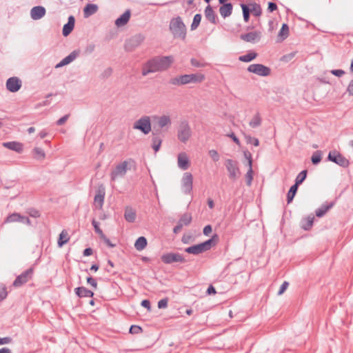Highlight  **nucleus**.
<instances>
[{"instance_id":"obj_1","label":"nucleus","mask_w":353,"mask_h":353,"mask_svg":"<svg viewBox=\"0 0 353 353\" xmlns=\"http://www.w3.org/2000/svg\"><path fill=\"white\" fill-rule=\"evenodd\" d=\"M205 79V76L201 73L196 72L189 74H181L171 78L169 83L172 85L182 86L190 83H201Z\"/></svg>"},{"instance_id":"obj_2","label":"nucleus","mask_w":353,"mask_h":353,"mask_svg":"<svg viewBox=\"0 0 353 353\" xmlns=\"http://www.w3.org/2000/svg\"><path fill=\"white\" fill-rule=\"evenodd\" d=\"M169 30L174 39L185 41L187 34V28L181 17H173L169 24Z\"/></svg>"},{"instance_id":"obj_3","label":"nucleus","mask_w":353,"mask_h":353,"mask_svg":"<svg viewBox=\"0 0 353 353\" xmlns=\"http://www.w3.org/2000/svg\"><path fill=\"white\" fill-rule=\"evenodd\" d=\"M219 241V236L214 234L210 239L201 243L195 244L188 247L185 249V252L188 254L198 255L203 252L210 250Z\"/></svg>"},{"instance_id":"obj_4","label":"nucleus","mask_w":353,"mask_h":353,"mask_svg":"<svg viewBox=\"0 0 353 353\" xmlns=\"http://www.w3.org/2000/svg\"><path fill=\"white\" fill-rule=\"evenodd\" d=\"M174 62L172 56H157L148 61V65L153 68L155 72L167 70Z\"/></svg>"},{"instance_id":"obj_5","label":"nucleus","mask_w":353,"mask_h":353,"mask_svg":"<svg viewBox=\"0 0 353 353\" xmlns=\"http://www.w3.org/2000/svg\"><path fill=\"white\" fill-rule=\"evenodd\" d=\"M327 161L333 162L343 168H347L350 165V161L336 150L329 152Z\"/></svg>"},{"instance_id":"obj_6","label":"nucleus","mask_w":353,"mask_h":353,"mask_svg":"<svg viewBox=\"0 0 353 353\" xmlns=\"http://www.w3.org/2000/svg\"><path fill=\"white\" fill-rule=\"evenodd\" d=\"M145 40V36L141 33L136 34L125 40L124 49L126 52H132Z\"/></svg>"},{"instance_id":"obj_7","label":"nucleus","mask_w":353,"mask_h":353,"mask_svg":"<svg viewBox=\"0 0 353 353\" xmlns=\"http://www.w3.org/2000/svg\"><path fill=\"white\" fill-rule=\"evenodd\" d=\"M133 128L139 130L144 134H148L151 131L150 118L148 116H143L133 124Z\"/></svg>"},{"instance_id":"obj_8","label":"nucleus","mask_w":353,"mask_h":353,"mask_svg":"<svg viewBox=\"0 0 353 353\" xmlns=\"http://www.w3.org/2000/svg\"><path fill=\"white\" fill-rule=\"evenodd\" d=\"M191 135L192 131L188 121H183L181 122L177 131V137L179 140L181 142L185 143Z\"/></svg>"},{"instance_id":"obj_9","label":"nucleus","mask_w":353,"mask_h":353,"mask_svg":"<svg viewBox=\"0 0 353 353\" xmlns=\"http://www.w3.org/2000/svg\"><path fill=\"white\" fill-rule=\"evenodd\" d=\"M161 261L165 264H172L173 263H183L186 262L184 256L179 252H168L161 256Z\"/></svg>"},{"instance_id":"obj_10","label":"nucleus","mask_w":353,"mask_h":353,"mask_svg":"<svg viewBox=\"0 0 353 353\" xmlns=\"http://www.w3.org/2000/svg\"><path fill=\"white\" fill-rule=\"evenodd\" d=\"M225 168L229 173L228 176L232 181H236L241 174L238 167V162L232 159H226L225 162Z\"/></svg>"},{"instance_id":"obj_11","label":"nucleus","mask_w":353,"mask_h":353,"mask_svg":"<svg viewBox=\"0 0 353 353\" xmlns=\"http://www.w3.org/2000/svg\"><path fill=\"white\" fill-rule=\"evenodd\" d=\"M34 274V268L30 267L27 269L24 272H23L21 274L17 276L14 281L12 285L15 288H19L26 283L29 280H30Z\"/></svg>"},{"instance_id":"obj_12","label":"nucleus","mask_w":353,"mask_h":353,"mask_svg":"<svg viewBox=\"0 0 353 353\" xmlns=\"http://www.w3.org/2000/svg\"><path fill=\"white\" fill-rule=\"evenodd\" d=\"M247 70L249 72L256 74L261 77H268L271 74V69L261 63H254L250 65Z\"/></svg>"},{"instance_id":"obj_13","label":"nucleus","mask_w":353,"mask_h":353,"mask_svg":"<svg viewBox=\"0 0 353 353\" xmlns=\"http://www.w3.org/2000/svg\"><path fill=\"white\" fill-rule=\"evenodd\" d=\"M128 163V161H123L115 167L110 173L112 181H115L118 177H123L125 175L127 170L129 169Z\"/></svg>"},{"instance_id":"obj_14","label":"nucleus","mask_w":353,"mask_h":353,"mask_svg":"<svg viewBox=\"0 0 353 353\" xmlns=\"http://www.w3.org/2000/svg\"><path fill=\"white\" fill-rule=\"evenodd\" d=\"M19 222L26 225H30L31 221L28 216H23L17 212L9 214L5 219L4 223Z\"/></svg>"},{"instance_id":"obj_15","label":"nucleus","mask_w":353,"mask_h":353,"mask_svg":"<svg viewBox=\"0 0 353 353\" xmlns=\"http://www.w3.org/2000/svg\"><path fill=\"white\" fill-rule=\"evenodd\" d=\"M193 176L191 173L185 172L182 178L181 183L183 191L185 194H189L192 190Z\"/></svg>"},{"instance_id":"obj_16","label":"nucleus","mask_w":353,"mask_h":353,"mask_svg":"<svg viewBox=\"0 0 353 353\" xmlns=\"http://www.w3.org/2000/svg\"><path fill=\"white\" fill-rule=\"evenodd\" d=\"M240 39L245 42L255 43L259 42L261 39V32L260 31H253L239 36Z\"/></svg>"},{"instance_id":"obj_17","label":"nucleus","mask_w":353,"mask_h":353,"mask_svg":"<svg viewBox=\"0 0 353 353\" xmlns=\"http://www.w3.org/2000/svg\"><path fill=\"white\" fill-rule=\"evenodd\" d=\"M6 86L10 92H16L21 88V81L17 77H10L6 81Z\"/></svg>"},{"instance_id":"obj_18","label":"nucleus","mask_w":353,"mask_h":353,"mask_svg":"<svg viewBox=\"0 0 353 353\" xmlns=\"http://www.w3.org/2000/svg\"><path fill=\"white\" fill-rule=\"evenodd\" d=\"M105 188L101 185L97 190V194L94 198V203L97 208H101L103 207L105 199Z\"/></svg>"},{"instance_id":"obj_19","label":"nucleus","mask_w":353,"mask_h":353,"mask_svg":"<svg viewBox=\"0 0 353 353\" xmlns=\"http://www.w3.org/2000/svg\"><path fill=\"white\" fill-rule=\"evenodd\" d=\"M205 19L214 25H216L219 23V19L217 14L214 11L212 7L208 5L204 10Z\"/></svg>"},{"instance_id":"obj_20","label":"nucleus","mask_w":353,"mask_h":353,"mask_svg":"<svg viewBox=\"0 0 353 353\" xmlns=\"http://www.w3.org/2000/svg\"><path fill=\"white\" fill-rule=\"evenodd\" d=\"M3 146L6 148H8L10 150L14 151L19 154H21L23 151V144L22 143L18 141H8L3 142L2 143Z\"/></svg>"},{"instance_id":"obj_21","label":"nucleus","mask_w":353,"mask_h":353,"mask_svg":"<svg viewBox=\"0 0 353 353\" xmlns=\"http://www.w3.org/2000/svg\"><path fill=\"white\" fill-rule=\"evenodd\" d=\"M46 8L41 6L33 7L30 10L31 18L34 20H39L45 16Z\"/></svg>"},{"instance_id":"obj_22","label":"nucleus","mask_w":353,"mask_h":353,"mask_svg":"<svg viewBox=\"0 0 353 353\" xmlns=\"http://www.w3.org/2000/svg\"><path fill=\"white\" fill-rule=\"evenodd\" d=\"M75 18L74 16L70 15L68 17V22L64 24L62 30V34L64 37L68 36L74 28Z\"/></svg>"},{"instance_id":"obj_23","label":"nucleus","mask_w":353,"mask_h":353,"mask_svg":"<svg viewBox=\"0 0 353 353\" xmlns=\"http://www.w3.org/2000/svg\"><path fill=\"white\" fill-rule=\"evenodd\" d=\"M130 10H126L119 18L115 20V26L118 28H120L126 25L130 19Z\"/></svg>"},{"instance_id":"obj_24","label":"nucleus","mask_w":353,"mask_h":353,"mask_svg":"<svg viewBox=\"0 0 353 353\" xmlns=\"http://www.w3.org/2000/svg\"><path fill=\"white\" fill-rule=\"evenodd\" d=\"M334 205V201L325 202L323 203L320 208H317L315 210L316 216L319 218L323 216L329 210L333 208Z\"/></svg>"},{"instance_id":"obj_25","label":"nucleus","mask_w":353,"mask_h":353,"mask_svg":"<svg viewBox=\"0 0 353 353\" xmlns=\"http://www.w3.org/2000/svg\"><path fill=\"white\" fill-rule=\"evenodd\" d=\"M79 52L77 50L72 51L69 55L63 59L59 63H58L56 65V68H61L64 65H66L71 62H72L79 55Z\"/></svg>"},{"instance_id":"obj_26","label":"nucleus","mask_w":353,"mask_h":353,"mask_svg":"<svg viewBox=\"0 0 353 353\" xmlns=\"http://www.w3.org/2000/svg\"><path fill=\"white\" fill-rule=\"evenodd\" d=\"M178 166L183 170H186L190 166V161L185 152L178 155Z\"/></svg>"},{"instance_id":"obj_27","label":"nucleus","mask_w":353,"mask_h":353,"mask_svg":"<svg viewBox=\"0 0 353 353\" xmlns=\"http://www.w3.org/2000/svg\"><path fill=\"white\" fill-rule=\"evenodd\" d=\"M232 10H233V6H232V3H228L225 4H223L219 8L220 14L223 19H225L226 17H230L232 13Z\"/></svg>"},{"instance_id":"obj_28","label":"nucleus","mask_w":353,"mask_h":353,"mask_svg":"<svg viewBox=\"0 0 353 353\" xmlns=\"http://www.w3.org/2000/svg\"><path fill=\"white\" fill-rule=\"evenodd\" d=\"M74 292L79 298L83 297H93L94 292L85 287H77L74 288Z\"/></svg>"},{"instance_id":"obj_29","label":"nucleus","mask_w":353,"mask_h":353,"mask_svg":"<svg viewBox=\"0 0 353 353\" xmlns=\"http://www.w3.org/2000/svg\"><path fill=\"white\" fill-rule=\"evenodd\" d=\"M314 220V216L313 215H310L307 217L302 219L301 221V228L305 231L310 230L313 225Z\"/></svg>"},{"instance_id":"obj_30","label":"nucleus","mask_w":353,"mask_h":353,"mask_svg":"<svg viewBox=\"0 0 353 353\" xmlns=\"http://www.w3.org/2000/svg\"><path fill=\"white\" fill-rule=\"evenodd\" d=\"M99 9L97 4L88 3L83 8L84 17H89L90 16L95 14Z\"/></svg>"},{"instance_id":"obj_31","label":"nucleus","mask_w":353,"mask_h":353,"mask_svg":"<svg viewBox=\"0 0 353 353\" xmlns=\"http://www.w3.org/2000/svg\"><path fill=\"white\" fill-rule=\"evenodd\" d=\"M136 212L131 207H126L124 212V218L129 223H134L136 219Z\"/></svg>"},{"instance_id":"obj_32","label":"nucleus","mask_w":353,"mask_h":353,"mask_svg":"<svg viewBox=\"0 0 353 353\" xmlns=\"http://www.w3.org/2000/svg\"><path fill=\"white\" fill-rule=\"evenodd\" d=\"M247 6H250V13H252L254 16L259 17L261 15L262 8L260 4L254 2L247 4Z\"/></svg>"},{"instance_id":"obj_33","label":"nucleus","mask_w":353,"mask_h":353,"mask_svg":"<svg viewBox=\"0 0 353 353\" xmlns=\"http://www.w3.org/2000/svg\"><path fill=\"white\" fill-rule=\"evenodd\" d=\"M299 186V185L294 183V185H292L290 187V190H288V194H287V202L288 204L290 203L293 201V199L297 192Z\"/></svg>"},{"instance_id":"obj_34","label":"nucleus","mask_w":353,"mask_h":353,"mask_svg":"<svg viewBox=\"0 0 353 353\" xmlns=\"http://www.w3.org/2000/svg\"><path fill=\"white\" fill-rule=\"evenodd\" d=\"M147 239L145 236L139 237L134 243V248L137 250H143L147 246Z\"/></svg>"},{"instance_id":"obj_35","label":"nucleus","mask_w":353,"mask_h":353,"mask_svg":"<svg viewBox=\"0 0 353 353\" xmlns=\"http://www.w3.org/2000/svg\"><path fill=\"white\" fill-rule=\"evenodd\" d=\"M69 240L70 238L68 236L67 232L65 230H63L59 236L57 245L59 248H61L62 246H63V245L67 243L69 241Z\"/></svg>"},{"instance_id":"obj_36","label":"nucleus","mask_w":353,"mask_h":353,"mask_svg":"<svg viewBox=\"0 0 353 353\" xmlns=\"http://www.w3.org/2000/svg\"><path fill=\"white\" fill-rule=\"evenodd\" d=\"M157 124L159 128H163L166 125H171V119L169 116L163 115L158 118Z\"/></svg>"},{"instance_id":"obj_37","label":"nucleus","mask_w":353,"mask_h":353,"mask_svg":"<svg viewBox=\"0 0 353 353\" xmlns=\"http://www.w3.org/2000/svg\"><path fill=\"white\" fill-rule=\"evenodd\" d=\"M257 56H258V54L256 52H250L247 53L246 54L240 56L239 57V60L242 62L248 63V62H250L252 60H254V59H256Z\"/></svg>"},{"instance_id":"obj_38","label":"nucleus","mask_w":353,"mask_h":353,"mask_svg":"<svg viewBox=\"0 0 353 353\" xmlns=\"http://www.w3.org/2000/svg\"><path fill=\"white\" fill-rule=\"evenodd\" d=\"M153 135H155V133L152 132ZM152 147L155 152H158L161 148L162 143V139L158 136H154L152 139Z\"/></svg>"},{"instance_id":"obj_39","label":"nucleus","mask_w":353,"mask_h":353,"mask_svg":"<svg viewBox=\"0 0 353 353\" xmlns=\"http://www.w3.org/2000/svg\"><path fill=\"white\" fill-rule=\"evenodd\" d=\"M192 220V216L190 213H184L179 219V222L183 225H189Z\"/></svg>"},{"instance_id":"obj_40","label":"nucleus","mask_w":353,"mask_h":353,"mask_svg":"<svg viewBox=\"0 0 353 353\" xmlns=\"http://www.w3.org/2000/svg\"><path fill=\"white\" fill-rule=\"evenodd\" d=\"M240 6L242 8L243 20L247 23L249 21L250 17V6L243 3H241Z\"/></svg>"},{"instance_id":"obj_41","label":"nucleus","mask_w":353,"mask_h":353,"mask_svg":"<svg viewBox=\"0 0 353 353\" xmlns=\"http://www.w3.org/2000/svg\"><path fill=\"white\" fill-rule=\"evenodd\" d=\"M261 124V118L260 114L257 112L250 121L249 125L251 128H255Z\"/></svg>"},{"instance_id":"obj_42","label":"nucleus","mask_w":353,"mask_h":353,"mask_svg":"<svg viewBox=\"0 0 353 353\" xmlns=\"http://www.w3.org/2000/svg\"><path fill=\"white\" fill-rule=\"evenodd\" d=\"M322 159V152L321 150L315 151L311 157V161L313 165H318Z\"/></svg>"},{"instance_id":"obj_43","label":"nucleus","mask_w":353,"mask_h":353,"mask_svg":"<svg viewBox=\"0 0 353 353\" xmlns=\"http://www.w3.org/2000/svg\"><path fill=\"white\" fill-rule=\"evenodd\" d=\"M289 35V26L287 23H283L279 32V37L282 39H286Z\"/></svg>"},{"instance_id":"obj_44","label":"nucleus","mask_w":353,"mask_h":353,"mask_svg":"<svg viewBox=\"0 0 353 353\" xmlns=\"http://www.w3.org/2000/svg\"><path fill=\"white\" fill-rule=\"evenodd\" d=\"M307 170H302L296 177L295 184L300 185L306 179Z\"/></svg>"},{"instance_id":"obj_45","label":"nucleus","mask_w":353,"mask_h":353,"mask_svg":"<svg viewBox=\"0 0 353 353\" xmlns=\"http://www.w3.org/2000/svg\"><path fill=\"white\" fill-rule=\"evenodd\" d=\"M201 19H202V16L201 14H196L194 16L193 21L191 24V30H194L199 27V26L201 23Z\"/></svg>"},{"instance_id":"obj_46","label":"nucleus","mask_w":353,"mask_h":353,"mask_svg":"<svg viewBox=\"0 0 353 353\" xmlns=\"http://www.w3.org/2000/svg\"><path fill=\"white\" fill-rule=\"evenodd\" d=\"M33 152L35 154V158L37 159H43L46 157L43 150L40 148H34L33 149Z\"/></svg>"},{"instance_id":"obj_47","label":"nucleus","mask_w":353,"mask_h":353,"mask_svg":"<svg viewBox=\"0 0 353 353\" xmlns=\"http://www.w3.org/2000/svg\"><path fill=\"white\" fill-rule=\"evenodd\" d=\"M245 139L248 144H252L254 146H258L259 145V141L257 138L252 137L250 135L245 134Z\"/></svg>"},{"instance_id":"obj_48","label":"nucleus","mask_w":353,"mask_h":353,"mask_svg":"<svg viewBox=\"0 0 353 353\" xmlns=\"http://www.w3.org/2000/svg\"><path fill=\"white\" fill-rule=\"evenodd\" d=\"M92 225L94 228L95 232L99 235V237L104 234L102 230L99 228V223L98 221H97L95 219H93L92 221Z\"/></svg>"},{"instance_id":"obj_49","label":"nucleus","mask_w":353,"mask_h":353,"mask_svg":"<svg viewBox=\"0 0 353 353\" xmlns=\"http://www.w3.org/2000/svg\"><path fill=\"white\" fill-rule=\"evenodd\" d=\"M8 295L6 287L3 283H0V302L4 300Z\"/></svg>"},{"instance_id":"obj_50","label":"nucleus","mask_w":353,"mask_h":353,"mask_svg":"<svg viewBox=\"0 0 353 353\" xmlns=\"http://www.w3.org/2000/svg\"><path fill=\"white\" fill-rule=\"evenodd\" d=\"M246 184L250 186L252 184V181L253 180V170L248 169L246 174H245Z\"/></svg>"},{"instance_id":"obj_51","label":"nucleus","mask_w":353,"mask_h":353,"mask_svg":"<svg viewBox=\"0 0 353 353\" xmlns=\"http://www.w3.org/2000/svg\"><path fill=\"white\" fill-rule=\"evenodd\" d=\"M190 63L192 66L196 68H203L207 65L206 63L200 62L199 61L194 58H192L190 59Z\"/></svg>"},{"instance_id":"obj_52","label":"nucleus","mask_w":353,"mask_h":353,"mask_svg":"<svg viewBox=\"0 0 353 353\" xmlns=\"http://www.w3.org/2000/svg\"><path fill=\"white\" fill-rule=\"evenodd\" d=\"M143 332V329L141 327L136 325H132L130 327L129 332L130 334H140Z\"/></svg>"},{"instance_id":"obj_53","label":"nucleus","mask_w":353,"mask_h":353,"mask_svg":"<svg viewBox=\"0 0 353 353\" xmlns=\"http://www.w3.org/2000/svg\"><path fill=\"white\" fill-rule=\"evenodd\" d=\"M155 72L154 70H153V68L150 67V65H148V61L145 63L144 68L142 70V75L146 76L150 73H154Z\"/></svg>"},{"instance_id":"obj_54","label":"nucleus","mask_w":353,"mask_h":353,"mask_svg":"<svg viewBox=\"0 0 353 353\" xmlns=\"http://www.w3.org/2000/svg\"><path fill=\"white\" fill-rule=\"evenodd\" d=\"M209 155L213 159L214 161L216 162L219 160V154L215 150H210L209 151Z\"/></svg>"},{"instance_id":"obj_55","label":"nucleus","mask_w":353,"mask_h":353,"mask_svg":"<svg viewBox=\"0 0 353 353\" xmlns=\"http://www.w3.org/2000/svg\"><path fill=\"white\" fill-rule=\"evenodd\" d=\"M87 283L90 284L94 290L97 288V282L95 279L90 276L86 279Z\"/></svg>"},{"instance_id":"obj_56","label":"nucleus","mask_w":353,"mask_h":353,"mask_svg":"<svg viewBox=\"0 0 353 353\" xmlns=\"http://www.w3.org/2000/svg\"><path fill=\"white\" fill-rule=\"evenodd\" d=\"M168 298H164L159 301L158 302V307L159 309L165 308L168 307Z\"/></svg>"},{"instance_id":"obj_57","label":"nucleus","mask_w":353,"mask_h":353,"mask_svg":"<svg viewBox=\"0 0 353 353\" xmlns=\"http://www.w3.org/2000/svg\"><path fill=\"white\" fill-rule=\"evenodd\" d=\"M101 239L103 241V242L109 247V248H114L116 244L112 243L110 240L105 235H102L100 237Z\"/></svg>"},{"instance_id":"obj_58","label":"nucleus","mask_w":353,"mask_h":353,"mask_svg":"<svg viewBox=\"0 0 353 353\" xmlns=\"http://www.w3.org/2000/svg\"><path fill=\"white\" fill-rule=\"evenodd\" d=\"M28 214L30 216L34 217V218L39 217L41 215L39 211L35 208L29 209Z\"/></svg>"},{"instance_id":"obj_59","label":"nucleus","mask_w":353,"mask_h":353,"mask_svg":"<svg viewBox=\"0 0 353 353\" xmlns=\"http://www.w3.org/2000/svg\"><path fill=\"white\" fill-rule=\"evenodd\" d=\"M69 117H70L69 114L64 115L63 117H61L59 119H58L56 121V124L59 126L63 125L67 121Z\"/></svg>"},{"instance_id":"obj_60","label":"nucleus","mask_w":353,"mask_h":353,"mask_svg":"<svg viewBox=\"0 0 353 353\" xmlns=\"http://www.w3.org/2000/svg\"><path fill=\"white\" fill-rule=\"evenodd\" d=\"M289 285V283L288 281H284L281 285L280 286V288L279 290V292H278V295H281L282 294L284 293V292L286 290V289L288 288Z\"/></svg>"},{"instance_id":"obj_61","label":"nucleus","mask_w":353,"mask_h":353,"mask_svg":"<svg viewBox=\"0 0 353 353\" xmlns=\"http://www.w3.org/2000/svg\"><path fill=\"white\" fill-rule=\"evenodd\" d=\"M330 72L333 75H334L336 77H342L345 73V71L343 70H341V69L332 70L330 71Z\"/></svg>"},{"instance_id":"obj_62","label":"nucleus","mask_w":353,"mask_h":353,"mask_svg":"<svg viewBox=\"0 0 353 353\" xmlns=\"http://www.w3.org/2000/svg\"><path fill=\"white\" fill-rule=\"evenodd\" d=\"M141 305L148 310V311H151V303L148 299H144L141 301Z\"/></svg>"},{"instance_id":"obj_63","label":"nucleus","mask_w":353,"mask_h":353,"mask_svg":"<svg viewBox=\"0 0 353 353\" xmlns=\"http://www.w3.org/2000/svg\"><path fill=\"white\" fill-rule=\"evenodd\" d=\"M277 10V5L274 2H269L268 6V11L272 12Z\"/></svg>"},{"instance_id":"obj_64","label":"nucleus","mask_w":353,"mask_h":353,"mask_svg":"<svg viewBox=\"0 0 353 353\" xmlns=\"http://www.w3.org/2000/svg\"><path fill=\"white\" fill-rule=\"evenodd\" d=\"M347 92H348L349 95L353 96V80L350 81L347 88Z\"/></svg>"}]
</instances>
